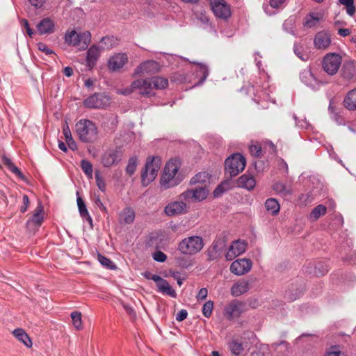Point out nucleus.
Segmentation results:
<instances>
[{"instance_id": "obj_15", "label": "nucleus", "mask_w": 356, "mask_h": 356, "mask_svg": "<svg viewBox=\"0 0 356 356\" xmlns=\"http://www.w3.org/2000/svg\"><path fill=\"white\" fill-rule=\"evenodd\" d=\"M247 248V243L244 241L236 240L232 243L227 253L225 258L227 261H232L236 257L244 253Z\"/></svg>"}, {"instance_id": "obj_9", "label": "nucleus", "mask_w": 356, "mask_h": 356, "mask_svg": "<svg viewBox=\"0 0 356 356\" xmlns=\"http://www.w3.org/2000/svg\"><path fill=\"white\" fill-rule=\"evenodd\" d=\"M208 194L209 190L204 186L188 189L181 193L179 197L186 202H200L205 200Z\"/></svg>"}, {"instance_id": "obj_57", "label": "nucleus", "mask_w": 356, "mask_h": 356, "mask_svg": "<svg viewBox=\"0 0 356 356\" xmlns=\"http://www.w3.org/2000/svg\"><path fill=\"white\" fill-rule=\"evenodd\" d=\"M188 312L186 309H181L176 315V320L177 321H182L186 318Z\"/></svg>"}, {"instance_id": "obj_23", "label": "nucleus", "mask_w": 356, "mask_h": 356, "mask_svg": "<svg viewBox=\"0 0 356 356\" xmlns=\"http://www.w3.org/2000/svg\"><path fill=\"white\" fill-rule=\"evenodd\" d=\"M256 181L254 177L250 174H244L237 179V186L248 191L254 189Z\"/></svg>"}, {"instance_id": "obj_56", "label": "nucleus", "mask_w": 356, "mask_h": 356, "mask_svg": "<svg viewBox=\"0 0 356 356\" xmlns=\"http://www.w3.org/2000/svg\"><path fill=\"white\" fill-rule=\"evenodd\" d=\"M95 179H96V182H97V185L98 188L102 191H104L105 187H106L105 183H104V180L102 179V178L99 175V173H95Z\"/></svg>"}, {"instance_id": "obj_21", "label": "nucleus", "mask_w": 356, "mask_h": 356, "mask_svg": "<svg viewBox=\"0 0 356 356\" xmlns=\"http://www.w3.org/2000/svg\"><path fill=\"white\" fill-rule=\"evenodd\" d=\"M127 59L128 58L125 54H116L109 58L108 67L112 72L118 71L125 65Z\"/></svg>"}, {"instance_id": "obj_60", "label": "nucleus", "mask_w": 356, "mask_h": 356, "mask_svg": "<svg viewBox=\"0 0 356 356\" xmlns=\"http://www.w3.org/2000/svg\"><path fill=\"white\" fill-rule=\"evenodd\" d=\"M29 1L33 6L37 8H40L43 6V4L45 2V0H29Z\"/></svg>"}, {"instance_id": "obj_16", "label": "nucleus", "mask_w": 356, "mask_h": 356, "mask_svg": "<svg viewBox=\"0 0 356 356\" xmlns=\"http://www.w3.org/2000/svg\"><path fill=\"white\" fill-rule=\"evenodd\" d=\"M131 87L138 94L149 97L154 95L153 88L149 79H138L131 83Z\"/></svg>"}, {"instance_id": "obj_53", "label": "nucleus", "mask_w": 356, "mask_h": 356, "mask_svg": "<svg viewBox=\"0 0 356 356\" xmlns=\"http://www.w3.org/2000/svg\"><path fill=\"white\" fill-rule=\"evenodd\" d=\"M295 54L301 60H306L308 58L307 55L304 54L302 51L301 47L298 44H295L293 47Z\"/></svg>"}, {"instance_id": "obj_12", "label": "nucleus", "mask_w": 356, "mask_h": 356, "mask_svg": "<svg viewBox=\"0 0 356 356\" xmlns=\"http://www.w3.org/2000/svg\"><path fill=\"white\" fill-rule=\"evenodd\" d=\"M248 309L247 305L244 302L237 300H232L226 305L224 309V315L228 319L239 317Z\"/></svg>"}, {"instance_id": "obj_17", "label": "nucleus", "mask_w": 356, "mask_h": 356, "mask_svg": "<svg viewBox=\"0 0 356 356\" xmlns=\"http://www.w3.org/2000/svg\"><path fill=\"white\" fill-rule=\"evenodd\" d=\"M181 201H174L168 204L165 209L164 212L168 216H175L186 213L188 211V207L186 204Z\"/></svg>"}, {"instance_id": "obj_52", "label": "nucleus", "mask_w": 356, "mask_h": 356, "mask_svg": "<svg viewBox=\"0 0 356 356\" xmlns=\"http://www.w3.org/2000/svg\"><path fill=\"white\" fill-rule=\"evenodd\" d=\"M152 257H153L154 260H155L158 262H164L167 259L166 254H164L161 251H156L152 254Z\"/></svg>"}, {"instance_id": "obj_31", "label": "nucleus", "mask_w": 356, "mask_h": 356, "mask_svg": "<svg viewBox=\"0 0 356 356\" xmlns=\"http://www.w3.org/2000/svg\"><path fill=\"white\" fill-rule=\"evenodd\" d=\"M224 245V241H215L212 245V250H209L208 252L209 259L214 260L217 259L219 257Z\"/></svg>"}, {"instance_id": "obj_30", "label": "nucleus", "mask_w": 356, "mask_h": 356, "mask_svg": "<svg viewBox=\"0 0 356 356\" xmlns=\"http://www.w3.org/2000/svg\"><path fill=\"white\" fill-rule=\"evenodd\" d=\"M135 219V212L130 208H125L120 213V222L124 224H131Z\"/></svg>"}, {"instance_id": "obj_47", "label": "nucleus", "mask_w": 356, "mask_h": 356, "mask_svg": "<svg viewBox=\"0 0 356 356\" xmlns=\"http://www.w3.org/2000/svg\"><path fill=\"white\" fill-rule=\"evenodd\" d=\"M213 309V301L209 300V301L206 302L202 307L203 315L207 318L210 317L212 314Z\"/></svg>"}, {"instance_id": "obj_50", "label": "nucleus", "mask_w": 356, "mask_h": 356, "mask_svg": "<svg viewBox=\"0 0 356 356\" xmlns=\"http://www.w3.org/2000/svg\"><path fill=\"white\" fill-rule=\"evenodd\" d=\"M250 152L252 155L259 157L261 155V147L259 143L252 144L250 146Z\"/></svg>"}, {"instance_id": "obj_45", "label": "nucleus", "mask_w": 356, "mask_h": 356, "mask_svg": "<svg viewBox=\"0 0 356 356\" xmlns=\"http://www.w3.org/2000/svg\"><path fill=\"white\" fill-rule=\"evenodd\" d=\"M81 166L84 172V173L90 178L92 176V164L86 161V160H82L81 163Z\"/></svg>"}, {"instance_id": "obj_36", "label": "nucleus", "mask_w": 356, "mask_h": 356, "mask_svg": "<svg viewBox=\"0 0 356 356\" xmlns=\"http://www.w3.org/2000/svg\"><path fill=\"white\" fill-rule=\"evenodd\" d=\"M42 211L43 207L41 204H39L35 213L32 216L31 219L29 220L28 223L32 222L35 225L40 226L44 220Z\"/></svg>"}, {"instance_id": "obj_13", "label": "nucleus", "mask_w": 356, "mask_h": 356, "mask_svg": "<svg viewBox=\"0 0 356 356\" xmlns=\"http://www.w3.org/2000/svg\"><path fill=\"white\" fill-rule=\"evenodd\" d=\"M122 152L120 149L113 148L106 151L102 156V163L106 168L118 164L122 160Z\"/></svg>"}, {"instance_id": "obj_44", "label": "nucleus", "mask_w": 356, "mask_h": 356, "mask_svg": "<svg viewBox=\"0 0 356 356\" xmlns=\"http://www.w3.org/2000/svg\"><path fill=\"white\" fill-rule=\"evenodd\" d=\"M339 3L346 6V13L350 16H353L355 13L354 0H339Z\"/></svg>"}, {"instance_id": "obj_34", "label": "nucleus", "mask_w": 356, "mask_h": 356, "mask_svg": "<svg viewBox=\"0 0 356 356\" xmlns=\"http://www.w3.org/2000/svg\"><path fill=\"white\" fill-rule=\"evenodd\" d=\"M327 211V208L323 204H318L315 208L313 209V210L311 211L309 219L311 221H316L321 216L325 214Z\"/></svg>"}, {"instance_id": "obj_49", "label": "nucleus", "mask_w": 356, "mask_h": 356, "mask_svg": "<svg viewBox=\"0 0 356 356\" xmlns=\"http://www.w3.org/2000/svg\"><path fill=\"white\" fill-rule=\"evenodd\" d=\"M101 44L102 49H110L113 45V38L110 37L102 38Z\"/></svg>"}, {"instance_id": "obj_54", "label": "nucleus", "mask_w": 356, "mask_h": 356, "mask_svg": "<svg viewBox=\"0 0 356 356\" xmlns=\"http://www.w3.org/2000/svg\"><path fill=\"white\" fill-rule=\"evenodd\" d=\"M21 25L25 28L27 34L29 35L30 38H33V35L34 34L33 31L30 28L29 22L26 19H22L20 21Z\"/></svg>"}, {"instance_id": "obj_20", "label": "nucleus", "mask_w": 356, "mask_h": 356, "mask_svg": "<svg viewBox=\"0 0 356 356\" xmlns=\"http://www.w3.org/2000/svg\"><path fill=\"white\" fill-rule=\"evenodd\" d=\"M324 11L321 9L310 12L305 17L304 26L307 28H313L324 19Z\"/></svg>"}, {"instance_id": "obj_43", "label": "nucleus", "mask_w": 356, "mask_h": 356, "mask_svg": "<svg viewBox=\"0 0 356 356\" xmlns=\"http://www.w3.org/2000/svg\"><path fill=\"white\" fill-rule=\"evenodd\" d=\"M325 356H345V354L339 346H332L326 350Z\"/></svg>"}, {"instance_id": "obj_37", "label": "nucleus", "mask_w": 356, "mask_h": 356, "mask_svg": "<svg viewBox=\"0 0 356 356\" xmlns=\"http://www.w3.org/2000/svg\"><path fill=\"white\" fill-rule=\"evenodd\" d=\"M76 201H77V206L79 208V211L81 216L83 218H86L90 223H92V218L89 215V213L87 210L86 206L84 204L82 198L79 196L77 197Z\"/></svg>"}, {"instance_id": "obj_6", "label": "nucleus", "mask_w": 356, "mask_h": 356, "mask_svg": "<svg viewBox=\"0 0 356 356\" xmlns=\"http://www.w3.org/2000/svg\"><path fill=\"white\" fill-rule=\"evenodd\" d=\"M245 159L240 154H234L225 160V170L230 177H235L245 167Z\"/></svg>"}, {"instance_id": "obj_48", "label": "nucleus", "mask_w": 356, "mask_h": 356, "mask_svg": "<svg viewBox=\"0 0 356 356\" xmlns=\"http://www.w3.org/2000/svg\"><path fill=\"white\" fill-rule=\"evenodd\" d=\"M193 63L197 65V69H198V72L202 75V81L201 82L202 83L207 79V77L209 75L208 67H207V65H205L204 64L201 63H195V62H193Z\"/></svg>"}, {"instance_id": "obj_59", "label": "nucleus", "mask_w": 356, "mask_h": 356, "mask_svg": "<svg viewBox=\"0 0 356 356\" xmlns=\"http://www.w3.org/2000/svg\"><path fill=\"white\" fill-rule=\"evenodd\" d=\"M29 204V200L28 196L26 195H23V205H22L20 207L21 212L24 213L26 211Z\"/></svg>"}, {"instance_id": "obj_18", "label": "nucleus", "mask_w": 356, "mask_h": 356, "mask_svg": "<svg viewBox=\"0 0 356 356\" xmlns=\"http://www.w3.org/2000/svg\"><path fill=\"white\" fill-rule=\"evenodd\" d=\"M159 63L154 60H147L141 63L135 70V75L152 74L159 72Z\"/></svg>"}, {"instance_id": "obj_14", "label": "nucleus", "mask_w": 356, "mask_h": 356, "mask_svg": "<svg viewBox=\"0 0 356 356\" xmlns=\"http://www.w3.org/2000/svg\"><path fill=\"white\" fill-rule=\"evenodd\" d=\"M252 263L248 259H238L234 261L230 266L229 270L232 273L241 276L250 271Z\"/></svg>"}, {"instance_id": "obj_40", "label": "nucleus", "mask_w": 356, "mask_h": 356, "mask_svg": "<svg viewBox=\"0 0 356 356\" xmlns=\"http://www.w3.org/2000/svg\"><path fill=\"white\" fill-rule=\"evenodd\" d=\"M229 348L232 354L234 356H238L243 351V346L242 343L236 340H232L229 342Z\"/></svg>"}, {"instance_id": "obj_62", "label": "nucleus", "mask_w": 356, "mask_h": 356, "mask_svg": "<svg viewBox=\"0 0 356 356\" xmlns=\"http://www.w3.org/2000/svg\"><path fill=\"white\" fill-rule=\"evenodd\" d=\"M123 307H124V310L126 311V312L129 315H130L131 317L136 316V312H134V309L131 306L127 305H124Z\"/></svg>"}, {"instance_id": "obj_32", "label": "nucleus", "mask_w": 356, "mask_h": 356, "mask_svg": "<svg viewBox=\"0 0 356 356\" xmlns=\"http://www.w3.org/2000/svg\"><path fill=\"white\" fill-rule=\"evenodd\" d=\"M265 207L266 210L272 215H277L280 209V206L277 200L275 198H269L265 202Z\"/></svg>"}, {"instance_id": "obj_7", "label": "nucleus", "mask_w": 356, "mask_h": 356, "mask_svg": "<svg viewBox=\"0 0 356 356\" xmlns=\"http://www.w3.org/2000/svg\"><path fill=\"white\" fill-rule=\"evenodd\" d=\"M342 63L341 56L337 53H328L323 58L322 67L328 75L336 74Z\"/></svg>"}, {"instance_id": "obj_46", "label": "nucleus", "mask_w": 356, "mask_h": 356, "mask_svg": "<svg viewBox=\"0 0 356 356\" xmlns=\"http://www.w3.org/2000/svg\"><path fill=\"white\" fill-rule=\"evenodd\" d=\"M98 261L102 266L107 268L108 269H115L116 268L112 261L103 255H98Z\"/></svg>"}, {"instance_id": "obj_3", "label": "nucleus", "mask_w": 356, "mask_h": 356, "mask_svg": "<svg viewBox=\"0 0 356 356\" xmlns=\"http://www.w3.org/2000/svg\"><path fill=\"white\" fill-rule=\"evenodd\" d=\"M204 247V241L201 236H191L182 239L177 249L183 254L194 255L200 252Z\"/></svg>"}, {"instance_id": "obj_19", "label": "nucleus", "mask_w": 356, "mask_h": 356, "mask_svg": "<svg viewBox=\"0 0 356 356\" xmlns=\"http://www.w3.org/2000/svg\"><path fill=\"white\" fill-rule=\"evenodd\" d=\"M250 289V283L246 279H240L235 282L230 289V293L233 297H239Z\"/></svg>"}, {"instance_id": "obj_8", "label": "nucleus", "mask_w": 356, "mask_h": 356, "mask_svg": "<svg viewBox=\"0 0 356 356\" xmlns=\"http://www.w3.org/2000/svg\"><path fill=\"white\" fill-rule=\"evenodd\" d=\"M143 275L148 279L152 280L156 284L158 291L163 295L168 296L171 298H176L177 293L170 285L168 282L158 275H152L149 272H145Z\"/></svg>"}, {"instance_id": "obj_24", "label": "nucleus", "mask_w": 356, "mask_h": 356, "mask_svg": "<svg viewBox=\"0 0 356 356\" xmlns=\"http://www.w3.org/2000/svg\"><path fill=\"white\" fill-rule=\"evenodd\" d=\"M55 24L49 18L42 19L37 25V30L40 35L50 34L54 31Z\"/></svg>"}, {"instance_id": "obj_63", "label": "nucleus", "mask_w": 356, "mask_h": 356, "mask_svg": "<svg viewBox=\"0 0 356 356\" xmlns=\"http://www.w3.org/2000/svg\"><path fill=\"white\" fill-rule=\"evenodd\" d=\"M135 92L134 88H132L131 85L130 87L125 88L124 90H119L118 91V94L124 95H128L131 94V92Z\"/></svg>"}, {"instance_id": "obj_41", "label": "nucleus", "mask_w": 356, "mask_h": 356, "mask_svg": "<svg viewBox=\"0 0 356 356\" xmlns=\"http://www.w3.org/2000/svg\"><path fill=\"white\" fill-rule=\"evenodd\" d=\"M138 165V158L136 156H131L128 161V164L126 167V172L131 176L134 175Z\"/></svg>"}, {"instance_id": "obj_39", "label": "nucleus", "mask_w": 356, "mask_h": 356, "mask_svg": "<svg viewBox=\"0 0 356 356\" xmlns=\"http://www.w3.org/2000/svg\"><path fill=\"white\" fill-rule=\"evenodd\" d=\"M3 163L7 166V168L14 174L17 175L19 178L24 179V175L20 172L19 168L15 165L12 161L6 156H2Z\"/></svg>"}, {"instance_id": "obj_61", "label": "nucleus", "mask_w": 356, "mask_h": 356, "mask_svg": "<svg viewBox=\"0 0 356 356\" xmlns=\"http://www.w3.org/2000/svg\"><path fill=\"white\" fill-rule=\"evenodd\" d=\"M284 1L285 0H270V5L271 7L277 8H280Z\"/></svg>"}, {"instance_id": "obj_55", "label": "nucleus", "mask_w": 356, "mask_h": 356, "mask_svg": "<svg viewBox=\"0 0 356 356\" xmlns=\"http://www.w3.org/2000/svg\"><path fill=\"white\" fill-rule=\"evenodd\" d=\"M38 49L44 52L47 55H51L54 54L52 49H49L47 45L44 43L40 42L38 44Z\"/></svg>"}, {"instance_id": "obj_25", "label": "nucleus", "mask_w": 356, "mask_h": 356, "mask_svg": "<svg viewBox=\"0 0 356 356\" xmlns=\"http://www.w3.org/2000/svg\"><path fill=\"white\" fill-rule=\"evenodd\" d=\"M356 74V62L346 61L342 65L341 75L346 79H351Z\"/></svg>"}, {"instance_id": "obj_64", "label": "nucleus", "mask_w": 356, "mask_h": 356, "mask_svg": "<svg viewBox=\"0 0 356 356\" xmlns=\"http://www.w3.org/2000/svg\"><path fill=\"white\" fill-rule=\"evenodd\" d=\"M225 191V188L222 185H219L213 191V195L218 197L221 195Z\"/></svg>"}, {"instance_id": "obj_4", "label": "nucleus", "mask_w": 356, "mask_h": 356, "mask_svg": "<svg viewBox=\"0 0 356 356\" xmlns=\"http://www.w3.org/2000/svg\"><path fill=\"white\" fill-rule=\"evenodd\" d=\"M161 166V160L155 156L147 159L145 169L141 173V181L143 186H147L153 181L158 175Z\"/></svg>"}, {"instance_id": "obj_29", "label": "nucleus", "mask_w": 356, "mask_h": 356, "mask_svg": "<svg viewBox=\"0 0 356 356\" xmlns=\"http://www.w3.org/2000/svg\"><path fill=\"white\" fill-rule=\"evenodd\" d=\"M300 78L302 82L305 85L312 88H314L316 86V79L310 70L305 69L302 70L300 74Z\"/></svg>"}, {"instance_id": "obj_1", "label": "nucleus", "mask_w": 356, "mask_h": 356, "mask_svg": "<svg viewBox=\"0 0 356 356\" xmlns=\"http://www.w3.org/2000/svg\"><path fill=\"white\" fill-rule=\"evenodd\" d=\"M179 168L180 161L177 159H171L166 163L160 181L162 188L168 189L180 183L181 179L176 176Z\"/></svg>"}, {"instance_id": "obj_51", "label": "nucleus", "mask_w": 356, "mask_h": 356, "mask_svg": "<svg viewBox=\"0 0 356 356\" xmlns=\"http://www.w3.org/2000/svg\"><path fill=\"white\" fill-rule=\"evenodd\" d=\"M63 133L65 136V141H71L72 139V134L70 131V129L69 128V126L67 124V121L65 122V124L63 127Z\"/></svg>"}, {"instance_id": "obj_58", "label": "nucleus", "mask_w": 356, "mask_h": 356, "mask_svg": "<svg viewBox=\"0 0 356 356\" xmlns=\"http://www.w3.org/2000/svg\"><path fill=\"white\" fill-rule=\"evenodd\" d=\"M208 295V291L206 288H202L200 289L197 295V300H204Z\"/></svg>"}, {"instance_id": "obj_5", "label": "nucleus", "mask_w": 356, "mask_h": 356, "mask_svg": "<svg viewBox=\"0 0 356 356\" xmlns=\"http://www.w3.org/2000/svg\"><path fill=\"white\" fill-rule=\"evenodd\" d=\"M91 40V35L89 31L77 33L74 30L67 31L65 35V42L79 50L87 49Z\"/></svg>"}, {"instance_id": "obj_26", "label": "nucleus", "mask_w": 356, "mask_h": 356, "mask_svg": "<svg viewBox=\"0 0 356 356\" xmlns=\"http://www.w3.org/2000/svg\"><path fill=\"white\" fill-rule=\"evenodd\" d=\"M101 51L102 47L97 45H92L89 48L86 58L87 64L89 67H92L95 65L100 56Z\"/></svg>"}, {"instance_id": "obj_38", "label": "nucleus", "mask_w": 356, "mask_h": 356, "mask_svg": "<svg viewBox=\"0 0 356 356\" xmlns=\"http://www.w3.org/2000/svg\"><path fill=\"white\" fill-rule=\"evenodd\" d=\"M149 80H150V82L152 83L153 90L154 89H159V90L164 89L168 85V79L163 78V77L156 76V77H154Z\"/></svg>"}, {"instance_id": "obj_22", "label": "nucleus", "mask_w": 356, "mask_h": 356, "mask_svg": "<svg viewBox=\"0 0 356 356\" xmlns=\"http://www.w3.org/2000/svg\"><path fill=\"white\" fill-rule=\"evenodd\" d=\"M314 44L318 49H326L331 44V37L329 33L326 31H320L317 33L314 39Z\"/></svg>"}, {"instance_id": "obj_33", "label": "nucleus", "mask_w": 356, "mask_h": 356, "mask_svg": "<svg viewBox=\"0 0 356 356\" xmlns=\"http://www.w3.org/2000/svg\"><path fill=\"white\" fill-rule=\"evenodd\" d=\"M274 191L283 197H286L292 192L290 185H286L282 182H277L273 186Z\"/></svg>"}, {"instance_id": "obj_2", "label": "nucleus", "mask_w": 356, "mask_h": 356, "mask_svg": "<svg viewBox=\"0 0 356 356\" xmlns=\"http://www.w3.org/2000/svg\"><path fill=\"white\" fill-rule=\"evenodd\" d=\"M76 131L80 140L85 143L93 142L97 137V129L95 123L82 119L76 124Z\"/></svg>"}, {"instance_id": "obj_10", "label": "nucleus", "mask_w": 356, "mask_h": 356, "mask_svg": "<svg viewBox=\"0 0 356 356\" xmlns=\"http://www.w3.org/2000/svg\"><path fill=\"white\" fill-rule=\"evenodd\" d=\"M214 15L221 19L227 20L231 17L230 6L225 0H208Z\"/></svg>"}, {"instance_id": "obj_11", "label": "nucleus", "mask_w": 356, "mask_h": 356, "mask_svg": "<svg viewBox=\"0 0 356 356\" xmlns=\"http://www.w3.org/2000/svg\"><path fill=\"white\" fill-rule=\"evenodd\" d=\"M110 104V97L104 93H95L83 101V105L89 108H104Z\"/></svg>"}, {"instance_id": "obj_27", "label": "nucleus", "mask_w": 356, "mask_h": 356, "mask_svg": "<svg viewBox=\"0 0 356 356\" xmlns=\"http://www.w3.org/2000/svg\"><path fill=\"white\" fill-rule=\"evenodd\" d=\"M343 106L349 111H356V88L350 90L345 96Z\"/></svg>"}, {"instance_id": "obj_28", "label": "nucleus", "mask_w": 356, "mask_h": 356, "mask_svg": "<svg viewBox=\"0 0 356 356\" xmlns=\"http://www.w3.org/2000/svg\"><path fill=\"white\" fill-rule=\"evenodd\" d=\"M13 336L20 342H22L26 347L31 348L33 343L27 334V333L24 331V330L22 328H17L13 331Z\"/></svg>"}, {"instance_id": "obj_42", "label": "nucleus", "mask_w": 356, "mask_h": 356, "mask_svg": "<svg viewBox=\"0 0 356 356\" xmlns=\"http://www.w3.org/2000/svg\"><path fill=\"white\" fill-rule=\"evenodd\" d=\"M71 318L72 320V324L74 327L80 330L83 328L82 325V320H81V314L79 312H74L71 314Z\"/></svg>"}, {"instance_id": "obj_35", "label": "nucleus", "mask_w": 356, "mask_h": 356, "mask_svg": "<svg viewBox=\"0 0 356 356\" xmlns=\"http://www.w3.org/2000/svg\"><path fill=\"white\" fill-rule=\"evenodd\" d=\"M210 176L207 172H200L193 177L191 179V184H204L206 186L207 182H209Z\"/></svg>"}]
</instances>
